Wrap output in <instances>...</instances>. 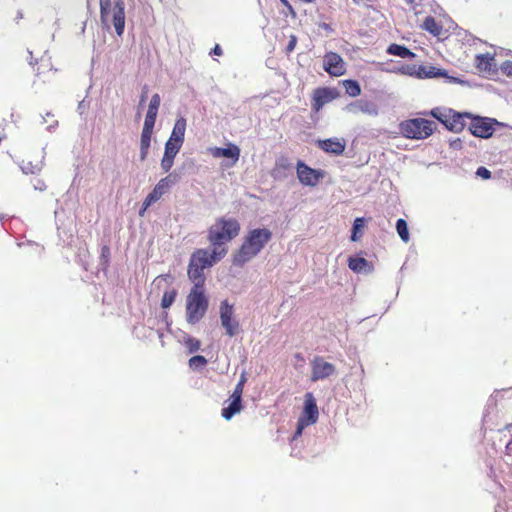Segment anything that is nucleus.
Listing matches in <instances>:
<instances>
[{"label":"nucleus","instance_id":"nucleus-1","mask_svg":"<svg viewBox=\"0 0 512 512\" xmlns=\"http://www.w3.org/2000/svg\"><path fill=\"white\" fill-rule=\"evenodd\" d=\"M240 229V223L235 218L219 217L215 220L207 231L214 258L223 259L227 255V244L239 235Z\"/></svg>","mask_w":512,"mask_h":512},{"label":"nucleus","instance_id":"nucleus-2","mask_svg":"<svg viewBox=\"0 0 512 512\" xmlns=\"http://www.w3.org/2000/svg\"><path fill=\"white\" fill-rule=\"evenodd\" d=\"M271 238L272 232L267 228H257L249 231L242 245L233 256V264L243 266L254 258Z\"/></svg>","mask_w":512,"mask_h":512},{"label":"nucleus","instance_id":"nucleus-3","mask_svg":"<svg viewBox=\"0 0 512 512\" xmlns=\"http://www.w3.org/2000/svg\"><path fill=\"white\" fill-rule=\"evenodd\" d=\"M221 258H214L212 252L207 249H196L189 260L187 275L193 286L205 287L206 277L204 270L212 267Z\"/></svg>","mask_w":512,"mask_h":512},{"label":"nucleus","instance_id":"nucleus-4","mask_svg":"<svg viewBox=\"0 0 512 512\" xmlns=\"http://www.w3.org/2000/svg\"><path fill=\"white\" fill-rule=\"evenodd\" d=\"M209 300L205 287L193 286L186 297V320L189 324L198 323L206 314Z\"/></svg>","mask_w":512,"mask_h":512},{"label":"nucleus","instance_id":"nucleus-5","mask_svg":"<svg viewBox=\"0 0 512 512\" xmlns=\"http://www.w3.org/2000/svg\"><path fill=\"white\" fill-rule=\"evenodd\" d=\"M434 121L425 118H412L402 121L399 130L403 137L413 140H423L430 137L436 130Z\"/></svg>","mask_w":512,"mask_h":512},{"label":"nucleus","instance_id":"nucleus-6","mask_svg":"<svg viewBox=\"0 0 512 512\" xmlns=\"http://www.w3.org/2000/svg\"><path fill=\"white\" fill-rule=\"evenodd\" d=\"M429 114L441 122L448 130L459 133L466 126V119H471L469 113H459L453 109L434 108Z\"/></svg>","mask_w":512,"mask_h":512},{"label":"nucleus","instance_id":"nucleus-7","mask_svg":"<svg viewBox=\"0 0 512 512\" xmlns=\"http://www.w3.org/2000/svg\"><path fill=\"white\" fill-rule=\"evenodd\" d=\"M310 366V380L312 382L325 380L336 374L335 365L326 361L321 356H314L313 359L310 361Z\"/></svg>","mask_w":512,"mask_h":512},{"label":"nucleus","instance_id":"nucleus-8","mask_svg":"<svg viewBox=\"0 0 512 512\" xmlns=\"http://www.w3.org/2000/svg\"><path fill=\"white\" fill-rule=\"evenodd\" d=\"M220 320L222 327L229 337H233L239 332L240 324L234 318V308L227 300L222 301L220 304Z\"/></svg>","mask_w":512,"mask_h":512},{"label":"nucleus","instance_id":"nucleus-9","mask_svg":"<svg viewBox=\"0 0 512 512\" xmlns=\"http://www.w3.org/2000/svg\"><path fill=\"white\" fill-rule=\"evenodd\" d=\"M297 177L301 184L305 186H316L324 177V172L309 167L303 161H298L296 165Z\"/></svg>","mask_w":512,"mask_h":512},{"label":"nucleus","instance_id":"nucleus-10","mask_svg":"<svg viewBox=\"0 0 512 512\" xmlns=\"http://www.w3.org/2000/svg\"><path fill=\"white\" fill-rule=\"evenodd\" d=\"M177 181V176L169 174L168 176L160 179L155 185L153 190L146 196V205H152L159 201L163 195L168 193L171 186Z\"/></svg>","mask_w":512,"mask_h":512},{"label":"nucleus","instance_id":"nucleus-11","mask_svg":"<svg viewBox=\"0 0 512 512\" xmlns=\"http://www.w3.org/2000/svg\"><path fill=\"white\" fill-rule=\"evenodd\" d=\"M324 70L334 77L345 74L346 65L343 58L335 52H328L324 56Z\"/></svg>","mask_w":512,"mask_h":512},{"label":"nucleus","instance_id":"nucleus-12","mask_svg":"<svg viewBox=\"0 0 512 512\" xmlns=\"http://www.w3.org/2000/svg\"><path fill=\"white\" fill-rule=\"evenodd\" d=\"M338 96V92L331 88H317L312 95V109L319 112L322 107L334 100Z\"/></svg>","mask_w":512,"mask_h":512},{"label":"nucleus","instance_id":"nucleus-13","mask_svg":"<svg viewBox=\"0 0 512 512\" xmlns=\"http://www.w3.org/2000/svg\"><path fill=\"white\" fill-rule=\"evenodd\" d=\"M469 130L472 135L481 138H489L494 132L492 123L487 118L471 117Z\"/></svg>","mask_w":512,"mask_h":512},{"label":"nucleus","instance_id":"nucleus-14","mask_svg":"<svg viewBox=\"0 0 512 512\" xmlns=\"http://www.w3.org/2000/svg\"><path fill=\"white\" fill-rule=\"evenodd\" d=\"M182 145L183 144L181 143L176 144L172 140H167V142L165 143L164 155L161 160V168L163 169L164 172H168L172 168L174 158L180 151Z\"/></svg>","mask_w":512,"mask_h":512},{"label":"nucleus","instance_id":"nucleus-15","mask_svg":"<svg viewBox=\"0 0 512 512\" xmlns=\"http://www.w3.org/2000/svg\"><path fill=\"white\" fill-rule=\"evenodd\" d=\"M112 21L118 36H122L125 29V4L123 0H116L113 7Z\"/></svg>","mask_w":512,"mask_h":512},{"label":"nucleus","instance_id":"nucleus-16","mask_svg":"<svg viewBox=\"0 0 512 512\" xmlns=\"http://www.w3.org/2000/svg\"><path fill=\"white\" fill-rule=\"evenodd\" d=\"M210 154L214 158H229L232 159V164H235L240 157V149L233 143H228L226 148L213 147L209 149Z\"/></svg>","mask_w":512,"mask_h":512},{"label":"nucleus","instance_id":"nucleus-17","mask_svg":"<svg viewBox=\"0 0 512 512\" xmlns=\"http://www.w3.org/2000/svg\"><path fill=\"white\" fill-rule=\"evenodd\" d=\"M318 414L316 400L311 392H307L305 394L303 411V418L307 420L306 425L315 423L318 419Z\"/></svg>","mask_w":512,"mask_h":512},{"label":"nucleus","instance_id":"nucleus-18","mask_svg":"<svg viewBox=\"0 0 512 512\" xmlns=\"http://www.w3.org/2000/svg\"><path fill=\"white\" fill-rule=\"evenodd\" d=\"M318 147L326 153L341 155L346 147L345 141L338 138H329L318 141Z\"/></svg>","mask_w":512,"mask_h":512},{"label":"nucleus","instance_id":"nucleus-19","mask_svg":"<svg viewBox=\"0 0 512 512\" xmlns=\"http://www.w3.org/2000/svg\"><path fill=\"white\" fill-rule=\"evenodd\" d=\"M154 126L143 125L140 138V160L144 161L149 152Z\"/></svg>","mask_w":512,"mask_h":512},{"label":"nucleus","instance_id":"nucleus-20","mask_svg":"<svg viewBox=\"0 0 512 512\" xmlns=\"http://www.w3.org/2000/svg\"><path fill=\"white\" fill-rule=\"evenodd\" d=\"M186 131V120L183 117H180L176 120L172 133L169 137V140H172L176 144L184 142V136Z\"/></svg>","mask_w":512,"mask_h":512},{"label":"nucleus","instance_id":"nucleus-21","mask_svg":"<svg viewBox=\"0 0 512 512\" xmlns=\"http://www.w3.org/2000/svg\"><path fill=\"white\" fill-rule=\"evenodd\" d=\"M348 267L355 273L371 270L372 266L363 257H350L348 260Z\"/></svg>","mask_w":512,"mask_h":512},{"label":"nucleus","instance_id":"nucleus-22","mask_svg":"<svg viewBox=\"0 0 512 512\" xmlns=\"http://www.w3.org/2000/svg\"><path fill=\"white\" fill-rule=\"evenodd\" d=\"M242 408V399L231 398L229 405L222 409V417L226 420H230L236 413H239Z\"/></svg>","mask_w":512,"mask_h":512},{"label":"nucleus","instance_id":"nucleus-23","mask_svg":"<svg viewBox=\"0 0 512 512\" xmlns=\"http://www.w3.org/2000/svg\"><path fill=\"white\" fill-rule=\"evenodd\" d=\"M387 53L390 55L399 56L401 58H414L415 53L410 51L407 47L392 43L387 48Z\"/></svg>","mask_w":512,"mask_h":512},{"label":"nucleus","instance_id":"nucleus-24","mask_svg":"<svg viewBox=\"0 0 512 512\" xmlns=\"http://www.w3.org/2000/svg\"><path fill=\"white\" fill-rule=\"evenodd\" d=\"M423 28L431 33L433 36L439 37L442 35L443 27L439 24L436 19L432 16L425 18L423 22Z\"/></svg>","mask_w":512,"mask_h":512},{"label":"nucleus","instance_id":"nucleus-25","mask_svg":"<svg viewBox=\"0 0 512 512\" xmlns=\"http://www.w3.org/2000/svg\"><path fill=\"white\" fill-rule=\"evenodd\" d=\"M492 60L493 57H491L488 53L477 54L475 56L476 67L481 71H489L492 66Z\"/></svg>","mask_w":512,"mask_h":512},{"label":"nucleus","instance_id":"nucleus-26","mask_svg":"<svg viewBox=\"0 0 512 512\" xmlns=\"http://www.w3.org/2000/svg\"><path fill=\"white\" fill-rule=\"evenodd\" d=\"M356 107L363 113L369 115H377L378 114V106L376 103L368 100H359L356 103Z\"/></svg>","mask_w":512,"mask_h":512},{"label":"nucleus","instance_id":"nucleus-27","mask_svg":"<svg viewBox=\"0 0 512 512\" xmlns=\"http://www.w3.org/2000/svg\"><path fill=\"white\" fill-rule=\"evenodd\" d=\"M345 92L351 97H357L361 94V87L355 80L347 79L343 81Z\"/></svg>","mask_w":512,"mask_h":512},{"label":"nucleus","instance_id":"nucleus-28","mask_svg":"<svg viewBox=\"0 0 512 512\" xmlns=\"http://www.w3.org/2000/svg\"><path fill=\"white\" fill-rule=\"evenodd\" d=\"M101 22L108 26V20L111 13V0H99Z\"/></svg>","mask_w":512,"mask_h":512},{"label":"nucleus","instance_id":"nucleus-29","mask_svg":"<svg viewBox=\"0 0 512 512\" xmlns=\"http://www.w3.org/2000/svg\"><path fill=\"white\" fill-rule=\"evenodd\" d=\"M365 226V219L362 217L356 218L353 223V229H352V235L351 240L352 241H358L362 237L361 230Z\"/></svg>","mask_w":512,"mask_h":512},{"label":"nucleus","instance_id":"nucleus-30","mask_svg":"<svg viewBox=\"0 0 512 512\" xmlns=\"http://www.w3.org/2000/svg\"><path fill=\"white\" fill-rule=\"evenodd\" d=\"M183 344L185 345V347L188 350V353H190V354L197 352L201 346L200 340H198L194 337H191L189 335H185L183 337Z\"/></svg>","mask_w":512,"mask_h":512},{"label":"nucleus","instance_id":"nucleus-31","mask_svg":"<svg viewBox=\"0 0 512 512\" xmlns=\"http://www.w3.org/2000/svg\"><path fill=\"white\" fill-rule=\"evenodd\" d=\"M176 296L177 291L175 289L165 291L161 299V307L163 309L169 308L174 303Z\"/></svg>","mask_w":512,"mask_h":512},{"label":"nucleus","instance_id":"nucleus-32","mask_svg":"<svg viewBox=\"0 0 512 512\" xmlns=\"http://www.w3.org/2000/svg\"><path fill=\"white\" fill-rule=\"evenodd\" d=\"M396 230L399 235V237L404 241H409V231L407 222L404 219H398L396 222Z\"/></svg>","mask_w":512,"mask_h":512},{"label":"nucleus","instance_id":"nucleus-33","mask_svg":"<svg viewBox=\"0 0 512 512\" xmlns=\"http://www.w3.org/2000/svg\"><path fill=\"white\" fill-rule=\"evenodd\" d=\"M158 114V108H152L148 106V110L145 116L144 125L154 126Z\"/></svg>","mask_w":512,"mask_h":512},{"label":"nucleus","instance_id":"nucleus-34","mask_svg":"<svg viewBox=\"0 0 512 512\" xmlns=\"http://www.w3.org/2000/svg\"><path fill=\"white\" fill-rule=\"evenodd\" d=\"M245 382H246V377L243 374V375H241V378H240L239 382L235 386L234 391H233V393L231 395V398L242 399V394H243V389H244Z\"/></svg>","mask_w":512,"mask_h":512},{"label":"nucleus","instance_id":"nucleus-35","mask_svg":"<svg viewBox=\"0 0 512 512\" xmlns=\"http://www.w3.org/2000/svg\"><path fill=\"white\" fill-rule=\"evenodd\" d=\"M207 364V359L202 355H196L189 359V365L193 368L204 367Z\"/></svg>","mask_w":512,"mask_h":512},{"label":"nucleus","instance_id":"nucleus-36","mask_svg":"<svg viewBox=\"0 0 512 512\" xmlns=\"http://www.w3.org/2000/svg\"><path fill=\"white\" fill-rule=\"evenodd\" d=\"M110 248L108 245H103L101 248L100 258L105 265H108L110 260Z\"/></svg>","mask_w":512,"mask_h":512},{"label":"nucleus","instance_id":"nucleus-37","mask_svg":"<svg viewBox=\"0 0 512 512\" xmlns=\"http://www.w3.org/2000/svg\"><path fill=\"white\" fill-rule=\"evenodd\" d=\"M51 68H52L51 63L42 58L40 61V64L36 68V71H37V74H41V73H44L45 70H51Z\"/></svg>","mask_w":512,"mask_h":512},{"label":"nucleus","instance_id":"nucleus-38","mask_svg":"<svg viewBox=\"0 0 512 512\" xmlns=\"http://www.w3.org/2000/svg\"><path fill=\"white\" fill-rule=\"evenodd\" d=\"M297 45V37L295 35H290L288 45L286 46L285 52L289 55Z\"/></svg>","mask_w":512,"mask_h":512},{"label":"nucleus","instance_id":"nucleus-39","mask_svg":"<svg viewBox=\"0 0 512 512\" xmlns=\"http://www.w3.org/2000/svg\"><path fill=\"white\" fill-rule=\"evenodd\" d=\"M476 175L481 177V178H483V179H490L491 178V172L487 168H485L483 166H481V167H479L477 169Z\"/></svg>","mask_w":512,"mask_h":512},{"label":"nucleus","instance_id":"nucleus-40","mask_svg":"<svg viewBox=\"0 0 512 512\" xmlns=\"http://www.w3.org/2000/svg\"><path fill=\"white\" fill-rule=\"evenodd\" d=\"M423 0H406L407 4L410 6V8L416 13H420L421 11L417 8L421 5V2Z\"/></svg>","mask_w":512,"mask_h":512},{"label":"nucleus","instance_id":"nucleus-41","mask_svg":"<svg viewBox=\"0 0 512 512\" xmlns=\"http://www.w3.org/2000/svg\"><path fill=\"white\" fill-rule=\"evenodd\" d=\"M160 102H161V98H160L159 94L156 93V94H154L151 97V100H150V103H149V107L158 108L159 109Z\"/></svg>","mask_w":512,"mask_h":512},{"label":"nucleus","instance_id":"nucleus-42","mask_svg":"<svg viewBox=\"0 0 512 512\" xmlns=\"http://www.w3.org/2000/svg\"><path fill=\"white\" fill-rule=\"evenodd\" d=\"M276 165H277V167H281L283 169H288L290 167V164L284 158L280 159L279 162H277Z\"/></svg>","mask_w":512,"mask_h":512},{"label":"nucleus","instance_id":"nucleus-43","mask_svg":"<svg viewBox=\"0 0 512 512\" xmlns=\"http://www.w3.org/2000/svg\"><path fill=\"white\" fill-rule=\"evenodd\" d=\"M211 54L216 55V56H221L223 54V51H222V48L220 47V45L216 44L214 46V48L212 49Z\"/></svg>","mask_w":512,"mask_h":512},{"label":"nucleus","instance_id":"nucleus-44","mask_svg":"<svg viewBox=\"0 0 512 512\" xmlns=\"http://www.w3.org/2000/svg\"><path fill=\"white\" fill-rule=\"evenodd\" d=\"M151 205H146V198L144 199L143 203H142V207L141 209L139 210V216L143 217L146 210L150 207Z\"/></svg>","mask_w":512,"mask_h":512},{"label":"nucleus","instance_id":"nucleus-45","mask_svg":"<svg viewBox=\"0 0 512 512\" xmlns=\"http://www.w3.org/2000/svg\"><path fill=\"white\" fill-rule=\"evenodd\" d=\"M304 419L301 418L300 421H299V424H298V428H297V431H296V434L297 435H300L302 433V429L304 427Z\"/></svg>","mask_w":512,"mask_h":512},{"label":"nucleus","instance_id":"nucleus-46","mask_svg":"<svg viewBox=\"0 0 512 512\" xmlns=\"http://www.w3.org/2000/svg\"><path fill=\"white\" fill-rule=\"evenodd\" d=\"M412 68L408 65L406 66H402L400 71L404 74H412V72L410 71Z\"/></svg>","mask_w":512,"mask_h":512},{"label":"nucleus","instance_id":"nucleus-47","mask_svg":"<svg viewBox=\"0 0 512 512\" xmlns=\"http://www.w3.org/2000/svg\"><path fill=\"white\" fill-rule=\"evenodd\" d=\"M320 27L326 31H332V28H331L330 24H328V23H321Z\"/></svg>","mask_w":512,"mask_h":512},{"label":"nucleus","instance_id":"nucleus-48","mask_svg":"<svg viewBox=\"0 0 512 512\" xmlns=\"http://www.w3.org/2000/svg\"><path fill=\"white\" fill-rule=\"evenodd\" d=\"M504 68L507 70L508 75H512V63H507Z\"/></svg>","mask_w":512,"mask_h":512},{"label":"nucleus","instance_id":"nucleus-49","mask_svg":"<svg viewBox=\"0 0 512 512\" xmlns=\"http://www.w3.org/2000/svg\"><path fill=\"white\" fill-rule=\"evenodd\" d=\"M295 357L299 360H304L303 356L300 353H297Z\"/></svg>","mask_w":512,"mask_h":512},{"label":"nucleus","instance_id":"nucleus-50","mask_svg":"<svg viewBox=\"0 0 512 512\" xmlns=\"http://www.w3.org/2000/svg\"><path fill=\"white\" fill-rule=\"evenodd\" d=\"M145 98H146V92L141 95V101L140 102H144Z\"/></svg>","mask_w":512,"mask_h":512},{"label":"nucleus","instance_id":"nucleus-51","mask_svg":"<svg viewBox=\"0 0 512 512\" xmlns=\"http://www.w3.org/2000/svg\"><path fill=\"white\" fill-rule=\"evenodd\" d=\"M427 76H435L436 73H433V72H429V73H426Z\"/></svg>","mask_w":512,"mask_h":512},{"label":"nucleus","instance_id":"nucleus-52","mask_svg":"<svg viewBox=\"0 0 512 512\" xmlns=\"http://www.w3.org/2000/svg\"><path fill=\"white\" fill-rule=\"evenodd\" d=\"M353 2L357 5L360 4V0H353Z\"/></svg>","mask_w":512,"mask_h":512},{"label":"nucleus","instance_id":"nucleus-53","mask_svg":"<svg viewBox=\"0 0 512 512\" xmlns=\"http://www.w3.org/2000/svg\"><path fill=\"white\" fill-rule=\"evenodd\" d=\"M281 1H282V3H284L285 5H288L287 0H281Z\"/></svg>","mask_w":512,"mask_h":512}]
</instances>
